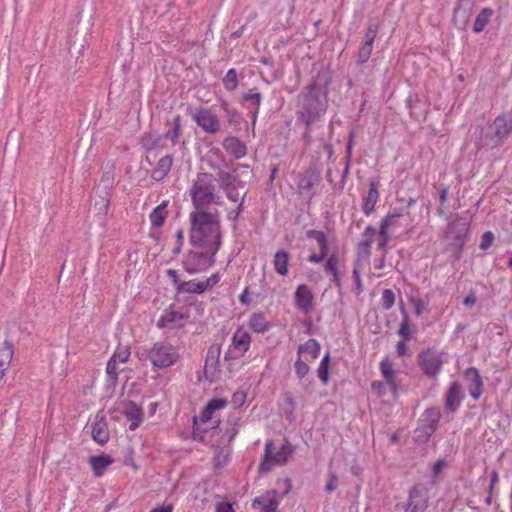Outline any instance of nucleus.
I'll return each mask as SVG.
<instances>
[{
    "label": "nucleus",
    "instance_id": "nucleus-1",
    "mask_svg": "<svg viewBox=\"0 0 512 512\" xmlns=\"http://www.w3.org/2000/svg\"><path fill=\"white\" fill-rule=\"evenodd\" d=\"M190 243L193 247H209L219 250L221 230L217 212L193 211L190 213Z\"/></svg>",
    "mask_w": 512,
    "mask_h": 512
},
{
    "label": "nucleus",
    "instance_id": "nucleus-2",
    "mask_svg": "<svg viewBox=\"0 0 512 512\" xmlns=\"http://www.w3.org/2000/svg\"><path fill=\"white\" fill-rule=\"evenodd\" d=\"M329 77L327 73L319 74L315 82L309 85L303 97L301 120L307 125L316 124V120L326 111Z\"/></svg>",
    "mask_w": 512,
    "mask_h": 512
},
{
    "label": "nucleus",
    "instance_id": "nucleus-3",
    "mask_svg": "<svg viewBox=\"0 0 512 512\" xmlns=\"http://www.w3.org/2000/svg\"><path fill=\"white\" fill-rule=\"evenodd\" d=\"M214 191L213 176L208 173L198 174L189 191L195 211H205L210 204L218 203Z\"/></svg>",
    "mask_w": 512,
    "mask_h": 512
},
{
    "label": "nucleus",
    "instance_id": "nucleus-4",
    "mask_svg": "<svg viewBox=\"0 0 512 512\" xmlns=\"http://www.w3.org/2000/svg\"><path fill=\"white\" fill-rule=\"evenodd\" d=\"M147 358L154 368H169L179 361L180 351L177 346L170 342L159 341L148 350Z\"/></svg>",
    "mask_w": 512,
    "mask_h": 512
},
{
    "label": "nucleus",
    "instance_id": "nucleus-5",
    "mask_svg": "<svg viewBox=\"0 0 512 512\" xmlns=\"http://www.w3.org/2000/svg\"><path fill=\"white\" fill-rule=\"evenodd\" d=\"M185 257L183 265L185 270L190 273H200L207 270L215 262V255L218 250L209 247H193Z\"/></svg>",
    "mask_w": 512,
    "mask_h": 512
},
{
    "label": "nucleus",
    "instance_id": "nucleus-6",
    "mask_svg": "<svg viewBox=\"0 0 512 512\" xmlns=\"http://www.w3.org/2000/svg\"><path fill=\"white\" fill-rule=\"evenodd\" d=\"M447 361L445 353L434 348H427L418 354V364L428 377H436Z\"/></svg>",
    "mask_w": 512,
    "mask_h": 512
},
{
    "label": "nucleus",
    "instance_id": "nucleus-7",
    "mask_svg": "<svg viewBox=\"0 0 512 512\" xmlns=\"http://www.w3.org/2000/svg\"><path fill=\"white\" fill-rule=\"evenodd\" d=\"M293 452L292 447L286 443L283 444L275 453L272 452V443L266 444L265 458L260 464V470L268 472L273 468V465L285 464Z\"/></svg>",
    "mask_w": 512,
    "mask_h": 512
},
{
    "label": "nucleus",
    "instance_id": "nucleus-8",
    "mask_svg": "<svg viewBox=\"0 0 512 512\" xmlns=\"http://www.w3.org/2000/svg\"><path fill=\"white\" fill-rule=\"evenodd\" d=\"M295 307L302 313H311L316 305L312 289L305 284L299 285L294 293Z\"/></svg>",
    "mask_w": 512,
    "mask_h": 512
},
{
    "label": "nucleus",
    "instance_id": "nucleus-9",
    "mask_svg": "<svg viewBox=\"0 0 512 512\" xmlns=\"http://www.w3.org/2000/svg\"><path fill=\"white\" fill-rule=\"evenodd\" d=\"M189 314L184 311L166 310L157 321L159 328L179 329L189 321Z\"/></svg>",
    "mask_w": 512,
    "mask_h": 512
},
{
    "label": "nucleus",
    "instance_id": "nucleus-10",
    "mask_svg": "<svg viewBox=\"0 0 512 512\" xmlns=\"http://www.w3.org/2000/svg\"><path fill=\"white\" fill-rule=\"evenodd\" d=\"M130 348L128 346L117 347L106 365V373L113 381H116L121 371L120 365L128 362L130 358Z\"/></svg>",
    "mask_w": 512,
    "mask_h": 512
},
{
    "label": "nucleus",
    "instance_id": "nucleus-11",
    "mask_svg": "<svg viewBox=\"0 0 512 512\" xmlns=\"http://www.w3.org/2000/svg\"><path fill=\"white\" fill-rule=\"evenodd\" d=\"M228 402L225 398H214L208 401V403L203 407L201 412L197 417H195L194 421L197 420L201 423H209L212 422L213 427H217L219 424V420L215 419V412L218 410H222L227 406Z\"/></svg>",
    "mask_w": 512,
    "mask_h": 512
},
{
    "label": "nucleus",
    "instance_id": "nucleus-12",
    "mask_svg": "<svg viewBox=\"0 0 512 512\" xmlns=\"http://www.w3.org/2000/svg\"><path fill=\"white\" fill-rule=\"evenodd\" d=\"M428 505L426 490L421 485H415L409 493V501L405 512H424Z\"/></svg>",
    "mask_w": 512,
    "mask_h": 512
},
{
    "label": "nucleus",
    "instance_id": "nucleus-13",
    "mask_svg": "<svg viewBox=\"0 0 512 512\" xmlns=\"http://www.w3.org/2000/svg\"><path fill=\"white\" fill-rule=\"evenodd\" d=\"M379 369L389 391L394 396H397L400 380L398 379V372L394 369L393 364L387 359L382 360L379 364Z\"/></svg>",
    "mask_w": 512,
    "mask_h": 512
},
{
    "label": "nucleus",
    "instance_id": "nucleus-14",
    "mask_svg": "<svg viewBox=\"0 0 512 512\" xmlns=\"http://www.w3.org/2000/svg\"><path fill=\"white\" fill-rule=\"evenodd\" d=\"M306 235L317 242L320 250L318 254L312 253L308 260L312 263L322 262L328 254V240L325 233L320 230L310 229L306 232Z\"/></svg>",
    "mask_w": 512,
    "mask_h": 512
},
{
    "label": "nucleus",
    "instance_id": "nucleus-15",
    "mask_svg": "<svg viewBox=\"0 0 512 512\" xmlns=\"http://www.w3.org/2000/svg\"><path fill=\"white\" fill-rule=\"evenodd\" d=\"M402 214L399 211L389 213L381 222L379 229V242L378 247L383 248L388 242V232L399 225V220Z\"/></svg>",
    "mask_w": 512,
    "mask_h": 512
},
{
    "label": "nucleus",
    "instance_id": "nucleus-16",
    "mask_svg": "<svg viewBox=\"0 0 512 512\" xmlns=\"http://www.w3.org/2000/svg\"><path fill=\"white\" fill-rule=\"evenodd\" d=\"M464 376L468 381V391L474 400H478L483 393V381L479 371L474 367L465 370Z\"/></svg>",
    "mask_w": 512,
    "mask_h": 512
},
{
    "label": "nucleus",
    "instance_id": "nucleus-17",
    "mask_svg": "<svg viewBox=\"0 0 512 512\" xmlns=\"http://www.w3.org/2000/svg\"><path fill=\"white\" fill-rule=\"evenodd\" d=\"M252 506L254 509L260 510V512H278L279 501L277 499V493L270 491L255 498Z\"/></svg>",
    "mask_w": 512,
    "mask_h": 512
},
{
    "label": "nucleus",
    "instance_id": "nucleus-18",
    "mask_svg": "<svg viewBox=\"0 0 512 512\" xmlns=\"http://www.w3.org/2000/svg\"><path fill=\"white\" fill-rule=\"evenodd\" d=\"M220 281L218 273L212 274L209 278L202 281H188L183 283V290L189 293H203L209 288L214 287Z\"/></svg>",
    "mask_w": 512,
    "mask_h": 512
},
{
    "label": "nucleus",
    "instance_id": "nucleus-19",
    "mask_svg": "<svg viewBox=\"0 0 512 512\" xmlns=\"http://www.w3.org/2000/svg\"><path fill=\"white\" fill-rule=\"evenodd\" d=\"M90 468L96 477H101L106 470L114 463V459L108 454L92 455L88 459Z\"/></svg>",
    "mask_w": 512,
    "mask_h": 512
},
{
    "label": "nucleus",
    "instance_id": "nucleus-20",
    "mask_svg": "<svg viewBox=\"0 0 512 512\" xmlns=\"http://www.w3.org/2000/svg\"><path fill=\"white\" fill-rule=\"evenodd\" d=\"M477 0H458L454 9L456 23L466 26Z\"/></svg>",
    "mask_w": 512,
    "mask_h": 512
},
{
    "label": "nucleus",
    "instance_id": "nucleus-21",
    "mask_svg": "<svg viewBox=\"0 0 512 512\" xmlns=\"http://www.w3.org/2000/svg\"><path fill=\"white\" fill-rule=\"evenodd\" d=\"M231 342L234 350H236L240 356H243L250 349L251 336L245 329L240 327L234 332Z\"/></svg>",
    "mask_w": 512,
    "mask_h": 512
},
{
    "label": "nucleus",
    "instance_id": "nucleus-22",
    "mask_svg": "<svg viewBox=\"0 0 512 512\" xmlns=\"http://www.w3.org/2000/svg\"><path fill=\"white\" fill-rule=\"evenodd\" d=\"M122 413L124 414L126 419L130 422V424H129L130 430H135L136 428H138L143 421V415H144L143 410L140 406H138L134 402L127 403L124 406Z\"/></svg>",
    "mask_w": 512,
    "mask_h": 512
},
{
    "label": "nucleus",
    "instance_id": "nucleus-23",
    "mask_svg": "<svg viewBox=\"0 0 512 512\" xmlns=\"http://www.w3.org/2000/svg\"><path fill=\"white\" fill-rule=\"evenodd\" d=\"M321 346L316 339H309L298 347V356L308 362L316 360L320 354Z\"/></svg>",
    "mask_w": 512,
    "mask_h": 512
},
{
    "label": "nucleus",
    "instance_id": "nucleus-24",
    "mask_svg": "<svg viewBox=\"0 0 512 512\" xmlns=\"http://www.w3.org/2000/svg\"><path fill=\"white\" fill-rule=\"evenodd\" d=\"M193 119L201 128H218L219 120L211 109H200L195 112Z\"/></svg>",
    "mask_w": 512,
    "mask_h": 512
},
{
    "label": "nucleus",
    "instance_id": "nucleus-25",
    "mask_svg": "<svg viewBox=\"0 0 512 512\" xmlns=\"http://www.w3.org/2000/svg\"><path fill=\"white\" fill-rule=\"evenodd\" d=\"M203 163L214 171H219L226 167V160L219 149L211 148L203 157Z\"/></svg>",
    "mask_w": 512,
    "mask_h": 512
},
{
    "label": "nucleus",
    "instance_id": "nucleus-26",
    "mask_svg": "<svg viewBox=\"0 0 512 512\" xmlns=\"http://www.w3.org/2000/svg\"><path fill=\"white\" fill-rule=\"evenodd\" d=\"M173 164L171 156L166 155L159 159L156 166L151 171V178L156 182L162 181L170 172Z\"/></svg>",
    "mask_w": 512,
    "mask_h": 512
},
{
    "label": "nucleus",
    "instance_id": "nucleus-27",
    "mask_svg": "<svg viewBox=\"0 0 512 512\" xmlns=\"http://www.w3.org/2000/svg\"><path fill=\"white\" fill-rule=\"evenodd\" d=\"M440 420V411L436 408L427 409L421 419L422 426L427 434L433 433Z\"/></svg>",
    "mask_w": 512,
    "mask_h": 512
},
{
    "label": "nucleus",
    "instance_id": "nucleus-28",
    "mask_svg": "<svg viewBox=\"0 0 512 512\" xmlns=\"http://www.w3.org/2000/svg\"><path fill=\"white\" fill-rule=\"evenodd\" d=\"M462 395L460 384L458 382H453L446 394L445 406L447 409L451 411H455L461 404Z\"/></svg>",
    "mask_w": 512,
    "mask_h": 512
},
{
    "label": "nucleus",
    "instance_id": "nucleus-29",
    "mask_svg": "<svg viewBox=\"0 0 512 512\" xmlns=\"http://www.w3.org/2000/svg\"><path fill=\"white\" fill-rule=\"evenodd\" d=\"M13 346L7 341L0 346V380L4 377L13 359Z\"/></svg>",
    "mask_w": 512,
    "mask_h": 512
},
{
    "label": "nucleus",
    "instance_id": "nucleus-30",
    "mask_svg": "<svg viewBox=\"0 0 512 512\" xmlns=\"http://www.w3.org/2000/svg\"><path fill=\"white\" fill-rule=\"evenodd\" d=\"M168 200L162 201L158 206H156L153 211L149 215V219L151 225L153 227L159 228L161 227L167 216H168Z\"/></svg>",
    "mask_w": 512,
    "mask_h": 512
},
{
    "label": "nucleus",
    "instance_id": "nucleus-31",
    "mask_svg": "<svg viewBox=\"0 0 512 512\" xmlns=\"http://www.w3.org/2000/svg\"><path fill=\"white\" fill-rule=\"evenodd\" d=\"M225 150L235 158H241L246 155V146L235 137H228L224 140Z\"/></svg>",
    "mask_w": 512,
    "mask_h": 512
},
{
    "label": "nucleus",
    "instance_id": "nucleus-32",
    "mask_svg": "<svg viewBox=\"0 0 512 512\" xmlns=\"http://www.w3.org/2000/svg\"><path fill=\"white\" fill-rule=\"evenodd\" d=\"M248 325L255 333H265L270 327L266 316L261 312L253 313L249 318Z\"/></svg>",
    "mask_w": 512,
    "mask_h": 512
},
{
    "label": "nucleus",
    "instance_id": "nucleus-33",
    "mask_svg": "<svg viewBox=\"0 0 512 512\" xmlns=\"http://www.w3.org/2000/svg\"><path fill=\"white\" fill-rule=\"evenodd\" d=\"M92 438L101 445L109 440V431L105 421L99 420L92 424Z\"/></svg>",
    "mask_w": 512,
    "mask_h": 512
},
{
    "label": "nucleus",
    "instance_id": "nucleus-34",
    "mask_svg": "<svg viewBox=\"0 0 512 512\" xmlns=\"http://www.w3.org/2000/svg\"><path fill=\"white\" fill-rule=\"evenodd\" d=\"M379 199V192L376 183L372 182L369 187L368 194L364 199L363 211L366 215L371 214Z\"/></svg>",
    "mask_w": 512,
    "mask_h": 512
},
{
    "label": "nucleus",
    "instance_id": "nucleus-35",
    "mask_svg": "<svg viewBox=\"0 0 512 512\" xmlns=\"http://www.w3.org/2000/svg\"><path fill=\"white\" fill-rule=\"evenodd\" d=\"M290 259V254L284 250H279L274 255V268L276 272L282 276L288 274V263Z\"/></svg>",
    "mask_w": 512,
    "mask_h": 512
},
{
    "label": "nucleus",
    "instance_id": "nucleus-36",
    "mask_svg": "<svg viewBox=\"0 0 512 512\" xmlns=\"http://www.w3.org/2000/svg\"><path fill=\"white\" fill-rule=\"evenodd\" d=\"M492 15L493 10L491 8H483L476 16V19L473 24V31L475 33L482 32L486 25L489 23Z\"/></svg>",
    "mask_w": 512,
    "mask_h": 512
},
{
    "label": "nucleus",
    "instance_id": "nucleus-37",
    "mask_svg": "<svg viewBox=\"0 0 512 512\" xmlns=\"http://www.w3.org/2000/svg\"><path fill=\"white\" fill-rule=\"evenodd\" d=\"M243 99L246 101V102H249L253 107H254V111L252 112V116H253V126L255 125V121H256V114H257V111L259 109V106H260V103H261V99H262V96L261 94L257 91V89L253 88V89H250L248 90L244 95H243Z\"/></svg>",
    "mask_w": 512,
    "mask_h": 512
},
{
    "label": "nucleus",
    "instance_id": "nucleus-38",
    "mask_svg": "<svg viewBox=\"0 0 512 512\" xmlns=\"http://www.w3.org/2000/svg\"><path fill=\"white\" fill-rule=\"evenodd\" d=\"M329 364H330V354L326 353V355L321 359L319 367H318V377L320 381L326 385L330 378L329 372Z\"/></svg>",
    "mask_w": 512,
    "mask_h": 512
},
{
    "label": "nucleus",
    "instance_id": "nucleus-39",
    "mask_svg": "<svg viewBox=\"0 0 512 512\" xmlns=\"http://www.w3.org/2000/svg\"><path fill=\"white\" fill-rule=\"evenodd\" d=\"M379 31V22L374 19L368 22V26L364 35L363 43L372 44L378 34Z\"/></svg>",
    "mask_w": 512,
    "mask_h": 512
},
{
    "label": "nucleus",
    "instance_id": "nucleus-40",
    "mask_svg": "<svg viewBox=\"0 0 512 512\" xmlns=\"http://www.w3.org/2000/svg\"><path fill=\"white\" fill-rule=\"evenodd\" d=\"M314 185L313 175L311 173L302 174L298 181V190L301 194L308 192Z\"/></svg>",
    "mask_w": 512,
    "mask_h": 512
},
{
    "label": "nucleus",
    "instance_id": "nucleus-41",
    "mask_svg": "<svg viewBox=\"0 0 512 512\" xmlns=\"http://www.w3.org/2000/svg\"><path fill=\"white\" fill-rule=\"evenodd\" d=\"M223 85L229 91H233L237 87L238 78L235 69H230L227 71L226 75L223 78Z\"/></svg>",
    "mask_w": 512,
    "mask_h": 512
},
{
    "label": "nucleus",
    "instance_id": "nucleus-42",
    "mask_svg": "<svg viewBox=\"0 0 512 512\" xmlns=\"http://www.w3.org/2000/svg\"><path fill=\"white\" fill-rule=\"evenodd\" d=\"M308 361L304 360V358H300L298 356L297 360L295 361V372H296V375L299 377V378H304L310 371V367L308 365Z\"/></svg>",
    "mask_w": 512,
    "mask_h": 512
},
{
    "label": "nucleus",
    "instance_id": "nucleus-43",
    "mask_svg": "<svg viewBox=\"0 0 512 512\" xmlns=\"http://www.w3.org/2000/svg\"><path fill=\"white\" fill-rule=\"evenodd\" d=\"M373 50V45L368 43H362L358 51V62L361 64L366 63Z\"/></svg>",
    "mask_w": 512,
    "mask_h": 512
},
{
    "label": "nucleus",
    "instance_id": "nucleus-44",
    "mask_svg": "<svg viewBox=\"0 0 512 512\" xmlns=\"http://www.w3.org/2000/svg\"><path fill=\"white\" fill-rule=\"evenodd\" d=\"M382 307L385 310H389L393 307L395 303V294L390 289H385L382 293L381 297Z\"/></svg>",
    "mask_w": 512,
    "mask_h": 512
},
{
    "label": "nucleus",
    "instance_id": "nucleus-45",
    "mask_svg": "<svg viewBox=\"0 0 512 512\" xmlns=\"http://www.w3.org/2000/svg\"><path fill=\"white\" fill-rule=\"evenodd\" d=\"M217 175H218V182L220 183V186L223 189H228L232 186L234 177L229 172L221 169L218 171Z\"/></svg>",
    "mask_w": 512,
    "mask_h": 512
},
{
    "label": "nucleus",
    "instance_id": "nucleus-46",
    "mask_svg": "<svg viewBox=\"0 0 512 512\" xmlns=\"http://www.w3.org/2000/svg\"><path fill=\"white\" fill-rule=\"evenodd\" d=\"M371 389L373 393L376 394L378 397L386 395V393L389 391L387 384L384 381L378 380H375L371 383Z\"/></svg>",
    "mask_w": 512,
    "mask_h": 512
},
{
    "label": "nucleus",
    "instance_id": "nucleus-47",
    "mask_svg": "<svg viewBox=\"0 0 512 512\" xmlns=\"http://www.w3.org/2000/svg\"><path fill=\"white\" fill-rule=\"evenodd\" d=\"M246 398H247L246 392H244L242 390H238L233 393L232 398H231V404L233 405L234 408H240L244 405Z\"/></svg>",
    "mask_w": 512,
    "mask_h": 512
},
{
    "label": "nucleus",
    "instance_id": "nucleus-48",
    "mask_svg": "<svg viewBox=\"0 0 512 512\" xmlns=\"http://www.w3.org/2000/svg\"><path fill=\"white\" fill-rule=\"evenodd\" d=\"M338 256L337 254H331L325 264V270L331 274L338 272Z\"/></svg>",
    "mask_w": 512,
    "mask_h": 512
},
{
    "label": "nucleus",
    "instance_id": "nucleus-49",
    "mask_svg": "<svg viewBox=\"0 0 512 512\" xmlns=\"http://www.w3.org/2000/svg\"><path fill=\"white\" fill-rule=\"evenodd\" d=\"M494 241V235L492 232L487 231L481 237L480 249L487 250Z\"/></svg>",
    "mask_w": 512,
    "mask_h": 512
},
{
    "label": "nucleus",
    "instance_id": "nucleus-50",
    "mask_svg": "<svg viewBox=\"0 0 512 512\" xmlns=\"http://www.w3.org/2000/svg\"><path fill=\"white\" fill-rule=\"evenodd\" d=\"M411 304L414 308V313L417 316L422 315L423 312L426 310V304L421 299H412Z\"/></svg>",
    "mask_w": 512,
    "mask_h": 512
},
{
    "label": "nucleus",
    "instance_id": "nucleus-51",
    "mask_svg": "<svg viewBox=\"0 0 512 512\" xmlns=\"http://www.w3.org/2000/svg\"><path fill=\"white\" fill-rule=\"evenodd\" d=\"M446 466V462L444 460H438L433 465V482H436L439 478L440 473L443 468Z\"/></svg>",
    "mask_w": 512,
    "mask_h": 512
},
{
    "label": "nucleus",
    "instance_id": "nucleus-52",
    "mask_svg": "<svg viewBox=\"0 0 512 512\" xmlns=\"http://www.w3.org/2000/svg\"><path fill=\"white\" fill-rule=\"evenodd\" d=\"M338 486V478L337 475L334 472H331L329 474V480L326 484V490L328 492L334 491Z\"/></svg>",
    "mask_w": 512,
    "mask_h": 512
},
{
    "label": "nucleus",
    "instance_id": "nucleus-53",
    "mask_svg": "<svg viewBox=\"0 0 512 512\" xmlns=\"http://www.w3.org/2000/svg\"><path fill=\"white\" fill-rule=\"evenodd\" d=\"M377 233L376 229L372 226H368L365 231H364V236L366 237V241H365V245L366 246H370L371 245V240L370 238H372L373 236H375Z\"/></svg>",
    "mask_w": 512,
    "mask_h": 512
},
{
    "label": "nucleus",
    "instance_id": "nucleus-54",
    "mask_svg": "<svg viewBox=\"0 0 512 512\" xmlns=\"http://www.w3.org/2000/svg\"><path fill=\"white\" fill-rule=\"evenodd\" d=\"M216 512H235L232 505L228 502H220L216 505Z\"/></svg>",
    "mask_w": 512,
    "mask_h": 512
},
{
    "label": "nucleus",
    "instance_id": "nucleus-55",
    "mask_svg": "<svg viewBox=\"0 0 512 512\" xmlns=\"http://www.w3.org/2000/svg\"><path fill=\"white\" fill-rule=\"evenodd\" d=\"M353 277H354V280H355L357 294H360L362 292V290H363V288H362V281H361L360 273H359V271L356 268L353 270Z\"/></svg>",
    "mask_w": 512,
    "mask_h": 512
},
{
    "label": "nucleus",
    "instance_id": "nucleus-56",
    "mask_svg": "<svg viewBox=\"0 0 512 512\" xmlns=\"http://www.w3.org/2000/svg\"><path fill=\"white\" fill-rule=\"evenodd\" d=\"M226 190V194H227V197L232 200L233 202H238L240 200V195L239 193L235 190L234 187H230L228 189H225Z\"/></svg>",
    "mask_w": 512,
    "mask_h": 512
},
{
    "label": "nucleus",
    "instance_id": "nucleus-57",
    "mask_svg": "<svg viewBox=\"0 0 512 512\" xmlns=\"http://www.w3.org/2000/svg\"><path fill=\"white\" fill-rule=\"evenodd\" d=\"M398 333L405 339L409 338L410 332H409V325H408L407 320H405L401 323Z\"/></svg>",
    "mask_w": 512,
    "mask_h": 512
},
{
    "label": "nucleus",
    "instance_id": "nucleus-58",
    "mask_svg": "<svg viewBox=\"0 0 512 512\" xmlns=\"http://www.w3.org/2000/svg\"><path fill=\"white\" fill-rule=\"evenodd\" d=\"M396 351L399 356H404L407 353L408 346L404 340L398 342Z\"/></svg>",
    "mask_w": 512,
    "mask_h": 512
},
{
    "label": "nucleus",
    "instance_id": "nucleus-59",
    "mask_svg": "<svg viewBox=\"0 0 512 512\" xmlns=\"http://www.w3.org/2000/svg\"><path fill=\"white\" fill-rule=\"evenodd\" d=\"M494 125L496 128H506L507 122L504 116H498L495 121Z\"/></svg>",
    "mask_w": 512,
    "mask_h": 512
},
{
    "label": "nucleus",
    "instance_id": "nucleus-60",
    "mask_svg": "<svg viewBox=\"0 0 512 512\" xmlns=\"http://www.w3.org/2000/svg\"><path fill=\"white\" fill-rule=\"evenodd\" d=\"M476 302V297L473 294H470L465 297L463 303L465 306H472Z\"/></svg>",
    "mask_w": 512,
    "mask_h": 512
},
{
    "label": "nucleus",
    "instance_id": "nucleus-61",
    "mask_svg": "<svg viewBox=\"0 0 512 512\" xmlns=\"http://www.w3.org/2000/svg\"><path fill=\"white\" fill-rule=\"evenodd\" d=\"M150 512H172L171 506H162L152 509Z\"/></svg>",
    "mask_w": 512,
    "mask_h": 512
},
{
    "label": "nucleus",
    "instance_id": "nucleus-62",
    "mask_svg": "<svg viewBox=\"0 0 512 512\" xmlns=\"http://www.w3.org/2000/svg\"><path fill=\"white\" fill-rule=\"evenodd\" d=\"M498 481V472L497 471H492L491 473V484H490V491H492L495 483Z\"/></svg>",
    "mask_w": 512,
    "mask_h": 512
},
{
    "label": "nucleus",
    "instance_id": "nucleus-63",
    "mask_svg": "<svg viewBox=\"0 0 512 512\" xmlns=\"http://www.w3.org/2000/svg\"><path fill=\"white\" fill-rule=\"evenodd\" d=\"M332 276H333V281H334L335 285L337 287H340L341 286V279H340L339 273L338 272L333 273Z\"/></svg>",
    "mask_w": 512,
    "mask_h": 512
},
{
    "label": "nucleus",
    "instance_id": "nucleus-64",
    "mask_svg": "<svg viewBox=\"0 0 512 512\" xmlns=\"http://www.w3.org/2000/svg\"><path fill=\"white\" fill-rule=\"evenodd\" d=\"M167 274H168L171 278H173L174 280H176L177 272H176L175 270L169 269V270L167 271Z\"/></svg>",
    "mask_w": 512,
    "mask_h": 512
}]
</instances>
